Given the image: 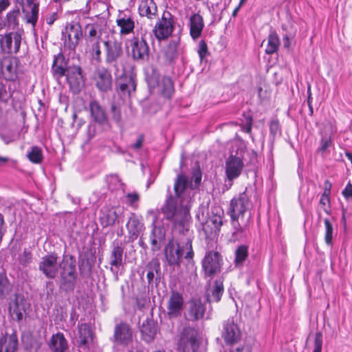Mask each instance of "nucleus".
I'll return each instance as SVG.
<instances>
[{
  "mask_svg": "<svg viewBox=\"0 0 352 352\" xmlns=\"http://www.w3.org/2000/svg\"><path fill=\"white\" fill-rule=\"evenodd\" d=\"M199 333L191 327H186L180 332L177 342L179 352H196L199 348Z\"/></svg>",
  "mask_w": 352,
  "mask_h": 352,
  "instance_id": "3",
  "label": "nucleus"
},
{
  "mask_svg": "<svg viewBox=\"0 0 352 352\" xmlns=\"http://www.w3.org/2000/svg\"><path fill=\"white\" fill-rule=\"evenodd\" d=\"M270 133L273 136H276L280 132V127L278 120H272L270 124Z\"/></svg>",
  "mask_w": 352,
  "mask_h": 352,
  "instance_id": "55",
  "label": "nucleus"
},
{
  "mask_svg": "<svg viewBox=\"0 0 352 352\" xmlns=\"http://www.w3.org/2000/svg\"><path fill=\"white\" fill-rule=\"evenodd\" d=\"M60 268L62 271L59 279L60 289L66 292L74 291L77 280L76 265L66 261L63 262Z\"/></svg>",
  "mask_w": 352,
  "mask_h": 352,
  "instance_id": "6",
  "label": "nucleus"
},
{
  "mask_svg": "<svg viewBox=\"0 0 352 352\" xmlns=\"http://www.w3.org/2000/svg\"><path fill=\"white\" fill-rule=\"evenodd\" d=\"M131 56L135 60H147L149 58V46L144 38L133 37L130 40Z\"/></svg>",
  "mask_w": 352,
  "mask_h": 352,
  "instance_id": "12",
  "label": "nucleus"
},
{
  "mask_svg": "<svg viewBox=\"0 0 352 352\" xmlns=\"http://www.w3.org/2000/svg\"><path fill=\"white\" fill-rule=\"evenodd\" d=\"M27 156L29 160L34 164L41 163L43 159L42 150L37 146H32Z\"/></svg>",
  "mask_w": 352,
  "mask_h": 352,
  "instance_id": "40",
  "label": "nucleus"
},
{
  "mask_svg": "<svg viewBox=\"0 0 352 352\" xmlns=\"http://www.w3.org/2000/svg\"><path fill=\"white\" fill-rule=\"evenodd\" d=\"M146 278L150 283L153 280L155 274L160 270V263L157 260H152L146 266Z\"/></svg>",
  "mask_w": 352,
  "mask_h": 352,
  "instance_id": "42",
  "label": "nucleus"
},
{
  "mask_svg": "<svg viewBox=\"0 0 352 352\" xmlns=\"http://www.w3.org/2000/svg\"><path fill=\"white\" fill-rule=\"evenodd\" d=\"M322 345V334L318 331L316 333L314 338V349L313 352H321Z\"/></svg>",
  "mask_w": 352,
  "mask_h": 352,
  "instance_id": "52",
  "label": "nucleus"
},
{
  "mask_svg": "<svg viewBox=\"0 0 352 352\" xmlns=\"http://www.w3.org/2000/svg\"><path fill=\"white\" fill-rule=\"evenodd\" d=\"M295 36L294 33H289L285 34L283 36V45L285 48H289L290 46V39L294 38Z\"/></svg>",
  "mask_w": 352,
  "mask_h": 352,
  "instance_id": "59",
  "label": "nucleus"
},
{
  "mask_svg": "<svg viewBox=\"0 0 352 352\" xmlns=\"http://www.w3.org/2000/svg\"><path fill=\"white\" fill-rule=\"evenodd\" d=\"M62 34L65 47L74 51L82 36L81 25L78 22L72 21L65 25Z\"/></svg>",
  "mask_w": 352,
  "mask_h": 352,
  "instance_id": "5",
  "label": "nucleus"
},
{
  "mask_svg": "<svg viewBox=\"0 0 352 352\" xmlns=\"http://www.w3.org/2000/svg\"><path fill=\"white\" fill-rule=\"evenodd\" d=\"M126 203L133 208H137L140 201V195L138 192H129L125 196Z\"/></svg>",
  "mask_w": 352,
  "mask_h": 352,
  "instance_id": "49",
  "label": "nucleus"
},
{
  "mask_svg": "<svg viewBox=\"0 0 352 352\" xmlns=\"http://www.w3.org/2000/svg\"><path fill=\"white\" fill-rule=\"evenodd\" d=\"M21 36L18 32H10L0 38V47L3 53L16 54L19 51Z\"/></svg>",
  "mask_w": 352,
  "mask_h": 352,
  "instance_id": "13",
  "label": "nucleus"
},
{
  "mask_svg": "<svg viewBox=\"0 0 352 352\" xmlns=\"http://www.w3.org/2000/svg\"><path fill=\"white\" fill-rule=\"evenodd\" d=\"M96 87L102 92H107L112 88L113 78L110 71L104 67H97L93 75Z\"/></svg>",
  "mask_w": 352,
  "mask_h": 352,
  "instance_id": "11",
  "label": "nucleus"
},
{
  "mask_svg": "<svg viewBox=\"0 0 352 352\" xmlns=\"http://www.w3.org/2000/svg\"><path fill=\"white\" fill-rule=\"evenodd\" d=\"M185 248L187 250L186 255H185V258H188V259L192 258L193 251H192V241L190 239L187 240L186 245H185Z\"/></svg>",
  "mask_w": 352,
  "mask_h": 352,
  "instance_id": "56",
  "label": "nucleus"
},
{
  "mask_svg": "<svg viewBox=\"0 0 352 352\" xmlns=\"http://www.w3.org/2000/svg\"><path fill=\"white\" fill-rule=\"evenodd\" d=\"M23 12L27 23L35 26L38 15V5L23 6Z\"/></svg>",
  "mask_w": 352,
  "mask_h": 352,
  "instance_id": "30",
  "label": "nucleus"
},
{
  "mask_svg": "<svg viewBox=\"0 0 352 352\" xmlns=\"http://www.w3.org/2000/svg\"><path fill=\"white\" fill-rule=\"evenodd\" d=\"M18 62L19 60L16 58H11L7 60H4L2 63V67L9 74L10 76H12L16 73Z\"/></svg>",
  "mask_w": 352,
  "mask_h": 352,
  "instance_id": "41",
  "label": "nucleus"
},
{
  "mask_svg": "<svg viewBox=\"0 0 352 352\" xmlns=\"http://www.w3.org/2000/svg\"><path fill=\"white\" fill-rule=\"evenodd\" d=\"M10 96V94L7 90L6 85L0 81V102H7Z\"/></svg>",
  "mask_w": 352,
  "mask_h": 352,
  "instance_id": "51",
  "label": "nucleus"
},
{
  "mask_svg": "<svg viewBox=\"0 0 352 352\" xmlns=\"http://www.w3.org/2000/svg\"><path fill=\"white\" fill-rule=\"evenodd\" d=\"M280 45V39L278 34L275 32H271L267 37V44L265 48L267 54H272L275 53Z\"/></svg>",
  "mask_w": 352,
  "mask_h": 352,
  "instance_id": "31",
  "label": "nucleus"
},
{
  "mask_svg": "<svg viewBox=\"0 0 352 352\" xmlns=\"http://www.w3.org/2000/svg\"><path fill=\"white\" fill-rule=\"evenodd\" d=\"M113 119L118 123L121 121V113L115 105L111 107Z\"/></svg>",
  "mask_w": 352,
  "mask_h": 352,
  "instance_id": "57",
  "label": "nucleus"
},
{
  "mask_svg": "<svg viewBox=\"0 0 352 352\" xmlns=\"http://www.w3.org/2000/svg\"><path fill=\"white\" fill-rule=\"evenodd\" d=\"M324 223L325 227L324 241L327 245H331L333 231V226L328 219H324Z\"/></svg>",
  "mask_w": 352,
  "mask_h": 352,
  "instance_id": "48",
  "label": "nucleus"
},
{
  "mask_svg": "<svg viewBox=\"0 0 352 352\" xmlns=\"http://www.w3.org/2000/svg\"><path fill=\"white\" fill-rule=\"evenodd\" d=\"M67 79L71 87L78 89L83 85V76L79 66L70 67L67 70Z\"/></svg>",
  "mask_w": 352,
  "mask_h": 352,
  "instance_id": "20",
  "label": "nucleus"
},
{
  "mask_svg": "<svg viewBox=\"0 0 352 352\" xmlns=\"http://www.w3.org/2000/svg\"><path fill=\"white\" fill-rule=\"evenodd\" d=\"M182 196L179 198L175 194V196L169 194L160 209L164 218L170 221L179 232L188 230L190 218L189 207L182 204Z\"/></svg>",
  "mask_w": 352,
  "mask_h": 352,
  "instance_id": "2",
  "label": "nucleus"
},
{
  "mask_svg": "<svg viewBox=\"0 0 352 352\" xmlns=\"http://www.w3.org/2000/svg\"><path fill=\"white\" fill-rule=\"evenodd\" d=\"M177 53V43L176 41H170L166 49L164 50V55L168 61L173 60Z\"/></svg>",
  "mask_w": 352,
  "mask_h": 352,
  "instance_id": "47",
  "label": "nucleus"
},
{
  "mask_svg": "<svg viewBox=\"0 0 352 352\" xmlns=\"http://www.w3.org/2000/svg\"><path fill=\"white\" fill-rule=\"evenodd\" d=\"M139 13L142 16L153 19L157 16V8L153 0H142L139 5Z\"/></svg>",
  "mask_w": 352,
  "mask_h": 352,
  "instance_id": "25",
  "label": "nucleus"
},
{
  "mask_svg": "<svg viewBox=\"0 0 352 352\" xmlns=\"http://www.w3.org/2000/svg\"><path fill=\"white\" fill-rule=\"evenodd\" d=\"M184 300L182 294L173 291L166 302V315L168 318H176L182 315Z\"/></svg>",
  "mask_w": 352,
  "mask_h": 352,
  "instance_id": "10",
  "label": "nucleus"
},
{
  "mask_svg": "<svg viewBox=\"0 0 352 352\" xmlns=\"http://www.w3.org/2000/svg\"><path fill=\"white\" fill-rule=\"evenodd\" d=\"M331 144V140L330 138H322L321 140V146L320 148V150L322 152L325 151L326 149L330 146Z\"/></svg>",
  "mask_w": 352,
  "mask_h": 352,
  "instance_id": "58",
  "label": "nucleus"
},
{
  "mask_svg": "<svg viewBox=\"0 0 352 352\" xmlns=\"http://www.w3.org/2000/svg\"><path fill=\"white\" fill-rule=\"evenodd\" d=\"M62 264L58 263V256L56 254H50L43 256L38 265V269L47 278H54L58 269L61 267Z\"/></svg>",
  "mask_w": 352,
  "mask_h": 352,
  "instance_id": "8",
  "label": "nucleus"
},
{
  "mask_svg": "<svg viewBox=\"0 0 352 352\" xmlns=\"http://www.w3.org/2000/svg\"><path fill=\"white\" fill-rule=\"evenodd\" d=\"M184 248L174 240L168 241L164 249L165 258L169 265H179L183 254Z\"/></svg>",
  "mask_w": 352,
  "mask_h": 352,
  "instance_id": "17",
  "label": "nucleus"
},
{
  "mask_svg": "<svg viewBox=\"0 0 352 352\" xmlns=\"http://www.w3.org/2000/svg\"><path fill=\"white\" fill-rule=\"evenodd\" d=\"M223 293V283L220 280H216L214 285L211 290V294H208V300L209 302L214 301L219 302Z\"/></svg>",
  "mask_w": 352,
  "mask_h": 352,
  "instance_id": "35",
  "label": "nucleus"
},
{
  "mask_svg": "<svg viewBox=\"0 0 352 352\" xmlns=\"http://www.w3.org/2000/svg\"><path fill=\"white\" fill-rule=\"evenodd\" d=\"M142 226V225L135 214L132 213L126 223V228L130 234V238L133 240L136 239L141 230Z\"/></svg>",
  "mask_w": 352,
  "mask_h": 352,
  "instance_id": "29",
  "label": "nucleus"
},
{
  "mask_svg": "<svg viewBox=\"0 0 352 352\" xmlns=\"http://www.w3.org/2000/svg\"><path fill=\"white\" fill-rule=\"evenodd\" d=\"M144 137L143 135H140L136 142L131 146V147L134 149H140L143 144Z\"/></svg>",
  "mask_w": 352,
  "mask_h": 352,
  "instance_id": "64",
  "label": "nucleus"
},
{
  "mask_svg": "<svg viewBox=\"0 0 352 352\" xmlns=\"http://www.w3.org/2000/svg\"><path fill=\"white\" fill-rule=\"evenodd\" d=\"M221 336L228 344H233L240 339L241 331L233 318H230L223 322Z\"/></svg>",
  "mask_w": 352,
  "mask_h": 352,
  "instance_id": "16",
  "label": "nucleus"
},
{
  "mask_svg": "<svg viewBox=\"0 0 352 352\" xmlns=\"http://www.w3.org/2000/svg\"><path fill=\"white\" fill-rule=\"evenodd\" d=\"M12 289V286L6 274L0 273V298H3Z\"/></svg>",
  "mask_w": 352,
  "mask_h": 352,
  "instance_id": "43",
  "label": "nucleus"
},
{
  "mask_svg": "<svg viewBox=\"0 0 352 352\" xmlns=\"http://www.w3.org/2000/svg\"><path fill=\"white\" fill-rule=\"evenodd\" d=\"M221 258L218 252H208L202 260V268L207 276L212 277L221 271Z\"/></svg>",
  "mask_w": 352,
  "mask_h": 352,
  "instance_id": "7",
  "label": "nucleus"
},
{
  "mask_svg": "<svg viewBox=\"0 0 352 352\" xmlns=\"http://www.w3.org/2000/svg\"><path fill=\"white\" fill-rule=\"evenodd\" d=\"M248 256V248L245 245L238 247L235 251L234 262L236 265L242 264Z\"/></svg>",
  "mask_w": 352,
  "mask_h": 352,
  "instance_id": "45",
  "label": "nucleus"
},
{
  "mask_svg": "<svg viewBox=\"0 0 352 352\" xmlns=\"http://www.w3.org/2000/svg\"><path fill=\"white\" fill-rule=\"evenodd\" d=\"M18 339L16 333L6 335L0 339V352H16Z\"/></svg>",
  "mask_w": 352,
  "mask_h": 352,
  "instance_id": "27",
  "label": "nucleus"
},
{
  "mask_svg": "<svg viewBox=\"0 0 352 352\" xmlns=\"http://www.w3.org/2000/svg\"><path fill=\"white\" fill-rule=\"evenodd\" d=\"M10 5V0H0V14L6 10Z\"/></svg>",
  "mask_w": 352,
  "mask_h": 352,
  "instance_id": "62",
  "label": "nucleus"
},
{
  "mask_svg": "<svg viewBox=\"0 0 352 352\" xmlns=\"http://www.w3.org/2000/svg\"><path fill=\"white\" fill-rule=\"evenodd\" d=\"M124 248L120 245L114 246L111 254V267H119L122 264ZM113 270V267H111Z\"/></svg>",
  "mask_w": 352,
  "mask_h": 352,
  "instance_id": "33",
  "label": "nucleus"
},
{
  "mask_svg": "<svg viewBox=\"0 0 352 352\" xmlns=\"http://www.w3.org/2000/svg\"><path fill=\"white\" fill-rule=\"evenodd\" d=\"M141 333L143 339L149 342L152 341L156 335V329L152 323H143L141 328Z\"/></svg>",
  "mask_w": 352,
  "mask_h": 352,
  "instance_id": "37",
  "label": "nucleus"
},
{
  "mask_svg": "<svg viewBox=\"0 0 352 352\" xmlns=\"http://www.w3.org/2000/svg\"><path fill=\"white\" fill-rule=\"evenodd\" d=\"M76 341L80 347L87 348L92 341V331L87 324H81L78 326V333Z\"/></svg>",
  "mask_w": 352,
  "mask_h": 352,
  "instance_id": "24",
  "label": "nucleus"
},
{
  "mask_svg": "<svg viewBox=\"0 0 352 352\" xmlns=\"http://www.w3.org/2000/svg\"><path fill=\"white\" fill-rule=\"evenodd\" d=\"M161 93L166 98H170L174 91L173 83L169 77H163L158 83Z\"/></svg>",
  "mask_w": 352,
  "mask_h": 352,
  "instance_id": "32",
  "label": "nucleus"
},
{
  "mask_svg": "<svg viewBox=\"0 0 352 352\" xmlns=\"http://www.w3.org/2000/svg\"><path fill=\"white\" fill-rule=\"evenodd\" d=\"M133 340V331L126 322L116 325L113 334V342L118 345L127 346Z\"/></svg>",
  "mask_w": 352,
  "mask_h": 352,
  "instance_id": "15",
  "label": "nucleus"
},
{
  "mask_svg": "<svg viewBox=\"0 0 352 352\" xmlns=\"http://www.w3.org/2000/svg\"><path fill=\"white\" fill-rule=\"evenodd\" d=\"M9 311L13 319L18 321L22 320L24 309L22 305L19 302L17 298L10 303Z\"/></svg>",
  "mask_w": 352,
  "mask_h": 352,
  "instance_id": "34",
  "label": "nucleus"
},
{
  "mask_svg": "<svg viewBox=\"0 0 352 352\" xmlns=\"http://www.w3.org/2000/svg\"><path fill=\"white\" fill-rule=\"evenodd\" d=\"M190 34L191 37L195 40L200 37L204 24L202 16L199 14H194L190 18Z\"/></svg>",
  "mask_w": 352,
  "mask_h": 352,
  "instance_id": "26",
  "label": "nucleus"
},
{
  "mask_svg": "<svg viewBox=\"0 0 352 352\" xmlns=\"http://www.w3.org/2000/svg\"><path fill=\"white\" fill-rule=\"evenodd\" d=\"M48 346L52 352H66L68 343L63 333L53 334L50 339Z\"/></svg>",
  "mask_w": 352,
  "mask_h": 352,
  "instance_id": "21",
  "label": "nucleus"
},
{
  "mask_svg": "<svg viewBox=\"0 0 352 352\" xmlns=\"http://www.w3.org/2000/svg\"><path fill=\"white\" fill-rule=\"evenodd\" d=\"M90 113L92 119L99 124H105L107 122V116L103 107L96 100L89 103Z\"/></svg>",
  "mask_w": 352,
  "mask_h": 352,
  "instance_id": "23",
  "label": "nucleus"
},
{
  "mask_svg": "<svg viewBox=\"0 0 352 352\" xmlns=\"http://www.w3.org/2000/svg\"><path fill=\"white\" fill-rule=\"evenodd\" d=\"M252 204L248 190L232 199L230 217L233 229L232 236L234 240H239L245 236V231L252 218Z\"/></svg>",
  "mask_w": 352,
  "mask_h": 352,
  "instance_id": "1",
  "label": "nucleus"
},
{
  "mask_svg": "<svg viewBox=\"0 0 352 352\" xmlns=\"http://www.w3.org/2000/svg\"><path fill=\"white\" fill-rule=\"evenodd\" d=\"M243 160L236 156L230 155L226 162V174L230 181L239 177L243 168Z\"/></svg>",
  "mask_w": 352,
  "mask_h": 352,
  "instance_id": "19",
  "label": "nucleus"
},
{
  "mask_svg": "<svg viewBox=\"0 0 352 352\" xmlns=\"http://www.w3.org/2000/svg\"><path fill=\"white\" fill-rule=\"evenodd\" d=\"M116 23L120 28V34L126 35L133 32L135 28V23L131 16L126 15L119 16L116 20Z\"/></svg>",
  "mask_w": 352,
  "mask_h": 352,
  "instance_id": "28",
  "label": "nucleus"
},
{
  "mask_svg": "<svg viewBox=\"0 0 352 352\" xmlns=\"http://www.w3.org/2000/svg\"><path fill=\"white\" fill-rule=\"evenodd\" d=\"M32 254L30 252L24 251L20 256V263L23 266L28 265L32 262Z\"/></svg>",
  "mask_w": 352,
  "mask_h": 352,
  "instance_id": "54",
  "label": "nucleus"
},
{
  "mask_svg": "<svg viewBox=\"0 0 352 352\" xmlns=\"http://www.w3.org/2000/svg\"><path fill=\"white\" fill-rule=\"evenodd\" d=\"M202 174L199 168H195L192 173L190 181L184 174L178 175L174 183V192L177 197H180L185 192L187 187L195 189L200 185Z\"/></svg>",
  "mask_w": 352,
  "mask_h": 352,
  "instance_id": "4",
  "label": "nucleus"
},
{
  "mask_svg": "<svg viewBox=\"0 0 352 352\" xmlns=\"http://www.w3.org/2000/svg\"><path fill=\"white\" fill-rule=\"evenodd\" d=\"M52 69L54 74L58 77H62L66 75L67 70L65 67L64 58L63 56L59 55L54 58Z\"/></svg>",
  "mask_w": 352,
  "mask_h": 352,
  "instance_id": "36",
  "label": "nucleus"
},
{
  "mask_svg": "<svg viewBox=\"0 0 352 352\" xmlns=\"http://www.w3.org/2000/svg\"><path fill=\"white\" fill-rule=\"evenodd\" d=\"M320 204L322 206L323 210L328 214H331L330 195L322 194Z\"/></svg>",
  "mask_w": 352,
  "mask_h": 352,
  "instance_id": "50",
  "label": "nucleus"
},
{
  "mask_svg": "<svg viewBox=\"0 0 352 352\" xmlns=\"http://www.w3.org/2000/svg\"><path fill=\"white\" fill-rule=\"evenodd\" d=\"M173 31V21L170 18V14H164L161 20L155 25L153 30V34L159 41L167 38Z\"/></svg>",
  "mask_w": 352,
  "mask_h": 352,
  "instance_id": "14",
  "label": "nucleus"
},
{
  "mask_svg": "<svg viewBox=\"0 0 352 352\" xmlns=\"http://www.w3.org/2000/svg\"><path fill=\"white\" fill-rule=\"evenodd\" d=\"M104 46L106 63L116 65L124 54L122 43L116 40L109 39L104 42Z\"/></svg>",
  "mask_w": 352,
  "mask_h": 352,
  "instance_id": "9",
  "label": "nucleus"
},
{
  "mask_svg": "<svg viewBox=\"0 0 352 352\" xmlns=\"http://www.w3.org/2000/svg\"><path fill=\"white\" fill-rule=\"evenodd\" d=\"M122 213V210L118 208H111L102 212L100 217V221L103 227L114 225Z\"/></svg>",
  "mask_w": 352,
  "mask_h": 352,
  "instance_id": "22",
  "label": "nucleus"
},
{
  "mask_svg": "<svg viewBox=\"0 0 352 352\" xmlns=\"http://www.w3.org/2000/svg\"><path fill=\"white\" fill-rule=\"evenodd\" d=\"M88 52L91 58L96 60L97 63L101 62V50L100 45V41H90V43H87Z\"/></svg>",
  "mask_w": 352,
  "mask_h": 352,
  "instance_id": "38",
  "label": "nucleus"
},
{
  "mask_svg": "<svg viewBox=\"0 0 352 352\" xmlns=\"http://www.w3.org/2000/svg\"><path fill=\"white\" fill-rule=\"evenodd\" d=\"M86 30H88V34L85 36L86 43H90V41H98L100 40L101 34L98 32L94 25H87Z\"/></svg>",
  "mask_w": 352,
  "mask_h": 352,
  "instance_id": "44",
  "label": "nucleus"
},
{
  "mask_svg": "<svg viewBox=\"0 0 352 352\" xmlns=\"http://www.w3.org/2000/svg\"><path fill=\"white\" fill-rule=\"evenodd\" d=\"M342 193L346 199L352 197V184L350 182L347 184Z\"/></svg>",
  "mask_w": 352,
  "mask_h": 352,
  "instance_id": "60",
  "label": "nucleus"
},
{
  "mask_svg": "<svg viewBox=\"0 0 352 352\" xmlns=\"http://www.w3.org/2000/svg\"><path fill=\"white\" fill-rule=\"evenodd\" d=\"M197 52L199 54L200 60L203 61V60L204 59V58H206L208 53V47L204 41L202 40L199 43Z\"/></svg>",
  "mask_w": 352,
  "mask_h": 352,
  "instance_id": "53",
  "label": "nucleus"
},
{
  "mask_svg": "<svg viewBox=\"0 0 352 352\" xmlns=\"http://www.w3.org/2000/svg\"><path fill=\"white\" fill-rule=\"evenodd\" d=\"M252 118L251 117H248L247 118L246 124L244 126H243V131L248 133H250L252 131Z\"/></svg>",
  "mask_w": 352,
  "mask_h": 352,
  "instance_id": "61",
  "label": "nucleus"
},
{
  "mask_svg": "<svg viewBox=\"0 0 352 352\" xmlns=\"http://www.w3.org/2000/svg\"><path fill=\"white\" fill-rule=\"evenodd\" d=\"M136 84L134 79L131 77L126 78L125 82L120 83L119 86L120 91L123 95L130 96L131 92L135 90Z\"/></svg>",
  "mask_w": 352,
  "mask_h": 352,
  "instance_id": "39",
  "label": "nucleus"
},
{
  "mask_svg": "<svg viewBox=\"0 0 352 352\" xmlns=\"http://www.w3.org/2000/svg\"><path fill=\"white\" fill-rule=\"evenodd\" d=\"M19 14L20 11L19 8L13 9L7 14V22L10 28L14 29L18 26Z\"/></svg>",
  "mask_w": 352,
  "mask_h": 352,
  "instance_id": "46",
  "label": "nucleus"
},
{
  "mask_svg": "<svg viewBox=\"0 0 352 352\" xmlns=\"http://www.w3.org/2000/svg\"><path fill=\"white\" fill-rule=\"evenodd\" d=\"M331 189V183L329 180H326L324 184L323 195H330Z\"/></svg>",
  "mask_w": 352,
  "mask_h": 352,
  "instance_id": "63",
  "label": "nucleus"
},
{
  "mask_svg": "<svg viewBox=\"0 0 352 352\" xmlns=\"http://www.w3.org/2000/svg\"><path fill=\"white\" fill-rule=\"evenodd\" d=\"M206 307L200 299L192 298L187 303L186 317L188 320L201 319L205 314Z\"/></svg>",
  "mask_w": 352,
  "mask_h": 352,
  "instance_id": "18",
  "label": "nucleus"
}]
</instances>
